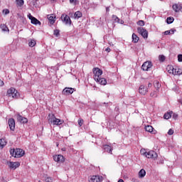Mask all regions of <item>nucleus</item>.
<instances>
[{
  "instance_id": "58836bf2",
  "label": "nucleus",
  "mask_w": 182,
  "mask_h": 182,
  "mask_svg": "<svg viewBox=\"0 0 182 182\" xmlns=\"http://www.w3.org/2000/svg\"><path fill=\"white\" fill-rule=\"evenodd\" d=\"M59 33H60V31L56 29V30H54V35L55 36H59Z\"/></svg>"
},
{
  "instance_id": "412c9836",
  "label": "nucleus",
  "mask_w": 182,
  "mask_h": 182,
  "mask_svg": "<svg viewBox=\"0 0 182 182\" xmlns=\"http://www.w3.org/2000/svg\"><path fill=\"white\" fill-rule=\"evenodd\" d=\"M6 140L4 138L0 139V149H4L6 144Z\"/></svg>"
},
{
  "instance_id": "393cba45",
  "label": "nucleus",
  "mask_w": 182,
  "mask_h": 182,
  "mask_svg": "<svg viewBox=\"0 0 182 182\" xmlns=\"http://www.w3.org/2000/svg\"><path fill=\"white\" fill-rule=\"evenodd\" d=\"M74 18H75V19H79V18H82V12L76 11L74 14Z\"/></svg>"
},
{
  "instance_id": "9b49d317",
  "label": "nucleus",
  "mask_w": 182,
  "mask_h": 182,
  "mask_svg": "<svg viewBox=\"0 0 182 182\" xmlns=\"http://www.w3.org/2000/svg\"><path fill=\"white\" fill-rule=\"evenodd\" d=\"M28 18L31 21V23H33V25H41V21L31 15V14H28Z\"/></svg>"
},
{
  "instance_id": "f8f14e48",
  "label": "nucleus",
  "mask_w": 182,
  "mask_h": 182,
  "mask_svg": "<svg viewBox=\"0 0 182 182\" xmlns=\"http://www.w3.org/2000/svg\"><path fill=\"white\" fill-rule=\"evenodd\" d=\"M73 92H75V89L70 87H65L63 90V95H65V96H69V95H72Z\"/></svg>"
},
{
  "instance_id": "4468645a",
  "label": "nucleus",
  "mask_w": 182,
  "mask_h": 182,
  "mask_svg": "<svg viewBox=\"0 0 182 182\" xmlns=\"http://www.w3.org/2000/svg\"><path fill=\"white\" fill-rule=\"evenodd\" d=\"M16 118L18 122H19L20 123H28V119L26 117H22L21 114H16Z\"/></svg>"
},
{
  "instance_id": "6e6552de",
  "label": "nucleus",
  "mask_w": 182,
  "mask_h": 182,
  "mask_svg": "<svg viewBox=\"0 0 182 182\" xmlns=\"http://www.w3.org/2000/svg\"><path fill=\"white\" fill-rule=\"evenodd\" d=\"M152 66H153V63H151V62L146 61L143 63L141 66V69L142 70H149L151 68H152Z\"/></svg>"
},
{
  "instance_id": "864d4df0",
  "label": "nucleus",
  "mask_w": 182,
  "mask_h": 182,
  "mask_svg": "<svg viewBox=\"0 0 182 182\" xmlns=\"http://www.w3.org/2000/svg\"><path fill=\"white\" fill-rule=\"evenodd\" d=\"M73 2H75V0H70V4H73Z\"/></svg>"
},
{
  "instance_id": "5fc2aeb1",
  "label": "nucleus",
  "mask_w": 182,
  "mask_h": 182,
  "mask_svg": "<svg viewBox=\"0 0 182 182\" xmlns=\"http://www.w3.org/2000/svg\"><path fill=\"white\" fill-rule=\"evenodd\" d=\"M118 182H124V181H123V179H119Z\"/></svg>"
},
{
  "instance_id": "2f4dec72",
  "label": "nucleus",
  "mask_w": 182,
  "mask_h": 182,
  "mask_svg": "<svg viewBox=\"0 0 182 182\" xmlns=\"http://www.w3.org/2000/svg\"><path fill=\"white\" fill-rule=\"evenodd\" d=\"M139 176L141 178L144 177V176H146V171L144 169H141L139 172Z\"/></svg>"
},
{
  "instance_id": "39448f33",
  "label": "nucleus",
  "mask_w": 182,
  "mask_h": 182,
  "mask_svg": "<svg viewBox=\"0 0 182 182\" xmlns=\"http://www.w3.org/2000/svg\"><path fill=\"white\" fill-rule=\"evenodd\" d=\"M142 154L145 156V157H146L147 159H157V156H158L157 153H156V151H146L142 153Z\"/></svg>"
},
{
  "instance_id": "9d476101",
  "label": "nucleus",
  "mask_w": 182,
  "mask_h": 182,
  "mask_svg": "<svg viewBox=\"0 0 182 182\" xmlns=\"http://www.w3.org/2000/svg\"><path fill=\"white\" fill-rule=\"evenodd\" d=\"M90 182H102L103 181V176H92L89 180Z\"/></svg>"
},
{
  "instance_id": "72a5a7b5",
  "label": "nucleus",
  "mask_w": 182,
  "mask_h": 182,
  "mask_svg": "<svg viewBox=\"0 0 182 182\" xmlns=\"http://www.w3.org/2000/svg\"><path fill=\"white\" fill-rule=\"evenodd\" d=\"M173 22H174V18L173 17H168L166 19V23H168V25H170V23H173Z\"/></svg>"
},
{
  "instance_id": "7c9ffc66",
  "label": "nucleus",
  "mask_w": 182,
  "mask_h": 182,
  "mask_svg": "<svg viewBox=\"0 0 182 182\" xmlns=\"http://www.w3.org/2000/svg\"><path fill=\"white\" fill-rule=\"evenodd\" d=\"M17 6H23V4H25V1L23 0H16Z\"/></svg>"
},
{
  "instance_id": "ea45409f",
  "label": "nucleus",
  "mask_w": 182,
  "mask_h": 182,
  "mask_svg": "<svg viewBox=\"0 0 182 182\" xmlns=\"http://www.w3.org/2000/svg\"><path fill=\"white\" fill-rule=\"evenodd\" d=\"M174 133V130L170 129L168 132V134H169V136H171L172 134H173Z\"/></svg>"
},
{
  "instance_id": "a211bd4d",
  "label": "nucleus",
  "mask_w": 182,
  "mask_h": 182,
  "mask_svg": "<svg viewBox=\"0 0 182 182\" xmlns=\"http://www.w3.org/2000/svg\"><path fill=\"white\" fill-rule=\"evenodd\" d=\"M146 132H149V133H151L152 134H156V130L151 125H147L145 127Z\"/></svg>"
},
{
  "instance_id": "bb28decb",
  "label": "nucleus",
  "mask_w": 182,
  "mask_h": 182,
  "mask_svg": "<svg viewBox=\"0 0 182 182\" xmlns=\"http://www.w3.org/2000/svg\"><path fill=\"white\" fill-rule=\"evenodd\" d=\"M171 114H173V112L166 113L164 115V119H166V120H168V119H170V117H171Z\"/></svg>"
},
{
  "instance_id": "b1692460",
  "label": "nucleus",
  "mask_w": 182,
  "mask_h": 182,
  "mask_svg": "<svg viewBox=\"0 0 182 182\" xmlns=\"http://www.w3.org/2000/svg\"><path fill=\"white\" fill-rule=\"evenodd\" d=\"M112 19H114V21L115 22H117L118 23H124V21H123L122 20H120V18H119V17H117V16L116 15H112Z\"/></svg>"
},
{
  "instance_id": "6e6d98bb",
  "label": "nucleus",
  "mask_w": 182,
  "mask_h": 182,
  "mask_svg": "<svg viewBox=\"0 0 182 182\" xmlns=\"http://www.w3.org/2000/svg\"><path fill=\"white\" fill-rule=\"evenodd\" d=\"M180 103L182 105V100H179Z\"/></svg>"
},
{
  "instance_id": "4d7b16f0",
  "label": "nucleus",
  "mask_w": 182,
  "mask_h": 182,
  "mask_svg": "<svg viewBox=\"0 0 182 182\" xmlns=\"http://www.w3.org/2000/svg\"><path fill=\"white\" fill-rule=\"evenodd\" d=\"M38 1V0H36V2Z\"/></svg>"
},
{
  "instance_id": "473e14b6",
  "label": "nucleus",
  "mask_w": 182,
  "mask_h": 182,
  "mask_svg": "<svg viewBox=\"0 0 182 182\" xmlns=\"http://www.w3.org/2000/svg\"><path fill=\"white\" fill-rule=\"evenodd\" d=\"M154 86L155 89H156V90H159V89H160L161 85L160 84V82H159V81H156L154 83Z\"/></svg>"
},
{
  "instance_id": "2eb2a0df",
  "label": "nucleus",
  "mask_w": 182,
  "mask_h": 182,
  "mask_svg": "<svg viewBox=\"0 0 182 182\" xmlns=\"http://www.w3.org/2000/svg\"><path fill=\"white\" fill-rule=\"evenodd\" d=\"M139 92L140 95H142L143 96H144V95H146L147 92H149V90H147V87L144 85H140L139 88Z\"/></svg>"
},
{
  "instance_id": "de8ad7c7",
  "label": "nucleus",
  "mask_w": 182,
  "mask_h": 182,
  "mask_svg": "<svg viewBox=\"0 0 182 182\" xmlns=\"http://www.w3.org/2000/svg\"><path fill=\"white\" fill-rule=\"evenodd\" d=\"M178 117V115L176 114H173V119H177Z\"/></svg>"
},
{
  "instance_id": "49530a36",
  "label": "nucleus",
  "mask_w": 182,
  "mask_h": 182,
  "mask_svg": "<svg viewBox=\"0 0 182 182\" xmlns=\"http://www.w3.org/2000/svg\"><path fill=\"white\" fill-rule=\"evenodd\" d=\"M106 12H110V6L106 7Z\"/></svg>"
},
{
  "instance_id": "0eeeda50",
  "label": "nucleus",
  "mask_w": 182,
  "mask_h": 182,
  "mask_svg": "<svg viewBox=\"0 0 182 182\" xmlns=\"http://www.w3.org/2000/svg\"><path fill=\"white\" fill-rule=\"evenodd\" d=\"M53 158L56 163H65V157L61 154L54 155Z\"/></svg>"
},
{
  "instance_id": "5701e85b",
  "label": "nucleus",
  "mask_w": 182,
  "mask_h": 182,
  "mask_svg": "<svg viewBox=\"0 0 182 182\" xmlns=\"http://www.w3.org/2000/svg\"><path fill=\"white\" fill-rule=\"evenodd\" d=\"M55 18L56 17L53 16H48V19L51 25H53V23H55L56 21Z\"/></svg>"
},
{
  "instance_id": "aec40b11",
  "label": "nucleus",
  "mask_w": 182,
  "mask_h": 182,
  "mask_svg": "<svg viewBox=\"0 0 182 182\" xmlns=\"http://www.w3.org/2000/svg\"><path fill=\"white\" fill-rule=\"evenodd\" d=\"M166 70H167L168 73H169L172 75H174V67L173 66L168 65L166 67Z\"/></svg>"
},
{
  "instance_id": "c85d7f7f",
  "label": "nucleus",
  "mask_w": 182,
  "mask_h": 182,
  "mask_svg": "<svg viewBox=\"0 0 182 182\" xmlns=\"http://www.w3.org/2000/svg\"><path fill=\"white\" fill-rule=\"evenodd\" d=\"M36 45V41L35 40H30L28 41V46L31 48H33Z\"/></svg>"
},
{
  "instance_id": "603ef678",
  "label": "nucleus",
  "mask_w": 182,
  "mask_h": 182,
  "mask_svg": "<svg viewBox=\"0 0 182 182\" xmlns=\"http://www.w3.org/2000/svg\"><path fill=\"white\" fill-rule=\"evenodd\" d=\"M61 150L62 151H66V148H62Z\"/></svg>"
},
{
  "instance_id": "a878e982",
  "label": "nucleus",
  "mask_w": 182,
  "mask_h": 182,
  "mask_svg": "<svg viewBox=\"0 0 182 182\" xmlns=\"http://www.w3.org/2000/svg\"><path fill=\"white\" fill-rule=\"evenodd\" d=\"M132 42H134V43L139 42V37L135 33L132 34Z\"/></svg>"
},
{
  "instance_id": "a18cd8bd",
  "label": "nucleus",
  "mask_w": 182,
  "mask_h": 182,
  "mask_svg": "<svg viewBox=\"0 0 182 182\" xmlns=\"http://www.w3.org/2000/svg\"><path fill=\"white\" fill-rule=\"evenodd\" d=\"M169 31H171V35H173L176 32V29H171Z\"/></svg>"
},
{
  "instance_id": "c756f323",
  "label": "nucleus",
  "mask_w": 182,
  "mask_h": 182,
  "mask_svg": "<svg viewBox=\"0 0 182 182\" xmlns=\"http://www.w3.org/2000/svg\"><path fill=\"white\" fill-rule=\"evenodd\" d=\"M182 73V70L180 68H175L173 71V75H181Z\"/></svg>"
},
{
  "instance_id": "1a4fd4ad",
  "label": "nucleus",
  "mask_w": 182,
  "mask_h": 182,
  "mask_svg": "<svg viewBox=\"0 0 182 182\" xmlns=\"http://www.w3.org/2000/svg\"><path fill=\"white\" fill-rule=\"evenodd\" d=\"M61 19L63 21V22L64 23H65V25H70L72 23V21L70 20V17H69V16L68 15H64L63 14L61 16Z\"/></svg>"
},
{
  "instance_id": "79ce46f5",
  "label": "nucleus",
  "mask_w": 182,
  "mask_h": 182,
  "mask_svg": "<svg viewBox=\"0 0 182 182\" xmlns=\"http://www.w3.org/2000/svg\"><path fill=\"white\" fill-rule=\"evenodd\" d=\"M46 182H52V178H50V177H47V178H46Z\"/></svg>"
},
{
  "instance_id": "6ab92c4d",
  "label": "nucleus",
  "mask_w": 182,
  "mask_h": 182,
  "mask_svg": "<svg viewBox=\"0 0 182 182\" xmlns=\"http://www.w3.org/2000/svg\"><path fill=\"white\" fill-rule=\"evenodd\" d=\"M95 82H97V83H100V85H107V80H106V78H103V77H100L98 78V80H95Z\"/></svg>"
},
{
  "instance_id": "c03bdc74",
  "label": "nucleus",
  "mask_w": 182,
  "mask_h": 182,
  "mask_svg": "<svg viewBox=\"0 0 182 182\" xmlns=\"http://www.w3.org/2000/svg\"><path fill=\"white\" fill-rule=\"evenodd\" d=\"M164 35H171V31H166L164 32Z\"/></svg>"
},
{
  "instance_id": "423d86ee",
  "label": "nucleus",
  "mask_w": 182,
  "mask_h": 182,
  "mask_svg": "<svg viewBox=\"0 0 182 182\" xmlns=\"http://www.w3.org/2000/svg\"><path fill=\"white\" fill-rule=\"evenodd\" d=\"M137 31L138 33L141 35L144 39H147V38H149V32H147L146 30L143 27H138Z\"/></svg>"
},
{
  "instance_id": "dca6fc26",
  "label": "nucleus",
  "mask_w": 182,
  "mask_h": 182,
  "mask_svg": "<svg viewBox=\"0 0 182 182\" xmlns=\"http://www.w3.org/2000/svg\"><path fill=\"white\" fill-rule=\"evenodd\" d=\"M9 126L10 127V130H12V132H14V130H15V119H14L13 118L9 119Z\"/></svg>"
},
{
  "instance_id": "ddd939ff",
  "label": "nucleus",
  "mask_w": 182,
  "mask_h": 182,
  "mask_svg": "<svg viewBox=\"0 0 182 182\" xmlns=\"http://www.w3.org/2000/svg\"><path fill=\"white\" fill-rule=\"evenodd\" d=\"M8 166L9 168H13L14 170H16L19 166H21V164L19 162H9Z\"/></svg>"
},
{
  "instance_id": "4be33fe9",
  "label": "nucleus",
  "mask_w": 182,
  "mask_h": 182,
  "mask_svg": "<svg viewBox=\"0 0 182 182\" xmlns=\"http://www.w3.org/2000/svg\"><path fill=\"white\" fill-rule=\"evenodd\" d=\"M103 149L105 151H107V153H111L112 154V151L113 150L112 149V146H109V145H104L103 146Z\"/></svg>"
},
{
  "instance_id": "4c0bfd02",
  "label": "nucleus",
  "mask_w": 182,
  "mask_h": 182,
  "mask_svg": "<svg viewBox=\"0 0 182 182\" xmlns=\"http://www.w3.org/2000/svg\"><path fill=\"white\" fill-rule=\"evenodd\" d=\"M160 62H164L166 60V57L164 55H159Z\"/></svg>"
},
{
  "instance_id": "3c124183",
  "label": "nucleus",
  "mask_w": 182,
  "mask_h": 182,
  "mask_svg": "<svg viewBox=\"0 0 182 182\" xmlns=\"http://www.w3.org/2000/svg\"><path fill=\"white\" fill-rule=\"evenodd\" d=\"M151 86H153V84H151V83L149 82V83L148 84V87H151Z\"/></svg>"
},
{
  "instance_id": "cd10ccee",
  "label": "nucleus",
  "mask_w": 182,
  "mask_h": 182,
  "mask_svg": "<svg viewBox=\"0 0 182 182\" xmlns=\"http://www.w3.org/2000/svg\"><path fill=\"white\" fill-rule=\"evenodd\" d=\"M0 27L4 32H7V31H9L8 26H6L5 24H1Z\"/></svg>"
},
{
  "instance_id": "c9c22d12",
  "label": "nucleus",
  "mask_w": 182,
  "mask_h": 182,
  "mask_svg": "<svg viewBox=\"0 0 182 182\" xmlns=\"http://www.w3.org/2000/svg\"><path fill=\"white\" fill-rule=\"evenodd\" d=\"M137 25H139V26H144V21L143 20H140L137 22Z\"/></svg>"
},
{
  "instance_id": "e433bc0d",
  "label": "nucleus",
  "mask_w": 182,
  "mask_h": 182,
  "mask_svg": "<svg viewBox=\"0 0 182 182\" xmlns=\"http://www.w3.org/2000/svg\"><path fill=\"white\" fill-rule=\"evenodd\" d=\"M83 119H78V124L80 127H82V126H83Z\"/></svg>"
},
{
  "instance_id": "f257e3e1",
  "label": "nucleus",
  "mask_w": 182,
  "mask_h": 182,
  "mask_svg": "<svg viewBox=\"0 0 182 182\" xmlns=\"http://www.w3.org/2000/svg\"><path fill=\"white\" fill-rule=\"evenodd\" d=\"M48 123L49 124H53V126H60V124H63V120L56 118L53 114H49Z\"/></svg>"
},
{
  "instance_id": "f03ea898",
  "label": "nucleus",
  "mask_w": 182,
  "mask_h": 182,
  "mask_svg": "<svg viewBox=\"0 0 182 182\" xmlns=\"http://www.w3.org/2000/svg\"><path fill=\"white\" fill-rule=\"evenodd\" d=\"M10 154L13 157L19 159L21 157H23V156L25 155V151L19 148H17L16 149H10Z\"/></svg>"
},
{
  "instance_id": "37998d69",
  "label": "nucleus",
  "mask_w": 182,
  "mask_h": 182,
  "mask_svg": "<svg viewBox=\"0 0 182 182\" xmlns=\"http://www.w3.org/2000/svg\"><path fill=\"white\" fill-rule=\"evenodd\" d=\"M3 12H4L5 15H8V14H9V9H4Z\"/></svg>"
},
{
  "instance_id": "f704fd0d",
  "label": "nucleus",
  "mask_w": 182,
  "mask_h": 182,
  "mask_svg": "<svg viewBox=\"0 0 182 182\" xmlns=\"http://www.w3.org/2000/svg\"><path fill=\"white\" fill-rule=\"evenodd\" d=\"M157 91H153L150 93L151 97H157Z\"/></svg>"
},
{
  "instance_id": "a19ab883",
  "label": "nucleus",
  "mask_w": 182,
  "mask_h": 182,
  "mask_svg": "<svg viewBox=\"0 0 182 182\" xmlns=\"http://www.w3.org/2000/svg\"><path fill=\"white\" fill-rule=\"evenodd\" d=\"M178 62H182V55L181 54H179L178 55Z\"/></svg>"
},
{
  "instance_id": "09e8293b",
  "label": "nucleus",
  "mask_w": 182,
  "mask_h": 182,
  "mask_svg": "<svg viewBox=\"0 0 182 182\" xmlns=\"http://www.w3.org/2000/svg\"><path fill=\"white\" fill-rule=\"evenodd\" d=\"M0 86H4V81L0 80Z\"/></svg>"
},
{
  "instance_id": "f3484780",
  "label": "nucleus",
  "mask_w": 182,
  "mask_h": 182,
  "mask_svg": "<svg viewBox=\"0 0 182 182\" xmlns=\"http://www.w3.org/2000/svg\"><path fill=\"white\" fill-rule=\"evenodd\" d=\"M172 8L175 12H180V11L182 12V4H173Z\"/></svg>"
},
{
  "instance_id": "7ed1b4c3",
  "label": "nucleus",
  "mask_w": 182,
  "mask_h": 182,
  "mask_svg": "<svg viewBox=\"0 0 182 182\" xmlns=\"http://www.w3.org/2000/svg\"><path fill=\"white\" fill-rule=\"evenodd\" d=\"M7 96L12 99H18V91L14 87H11L7 91Z\"/></svg>"
},
{
  "instance_id": "20e7f679",
  "label": "nucleus",
  "mask_w": 182,
  "mask_h": 182,
  "mask_svg": "<svg viewBox=\"0 0 182 182\" xmlns=\"http://www.w3.org/2000/svg\"><path fill=\"white\" fill-rule=\"evenodd\" d=\"M94 74L95 80H99V78L102 75H103V71L100 70L99 68H95L92 70Z\"/></svg>"
},
{
  "instance_id": "8fccbe9b",
  "label": "nucleus",
  "mask_w": 182,
  "mask_h": 182,
  "mask_svg": "<svg viewBox=\"0 0 182 182\" xmlns=\"http://www.w3.org/2000/svg\"><path fill=\"white\" fill-rule=\"evenodd\" d=\"M105 50H106V52H110V48H107L105 49Z\"/></svg>"
}]
</instances>
